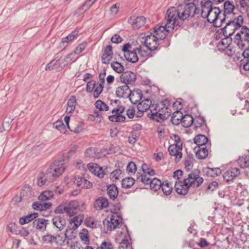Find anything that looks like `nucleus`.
<instances>
[{
    "instance_id": "f257e3e1",
    "label": "nucleus",
    "mask_w": 249,
    "mask_h": 249,
    "mask_svg": "<svg viewBox=\"0 0 249 249\" xmlns=\"http://www.w3.org/2000/svg\"><path fill=\"white\" fill-rule=\"evenodd\" d=\"M200 10L194 2H189L185 4L179 5L178 7H171L166 11L169 27L180 26L183 22L189 18L199 14Z\"/></svg>"
},
{
    "instance_id": "f03ea898",
    "label": "nucleus",
    "mask_w": 249,
    "mask_h": 249,
    "mask_svg": "<svg viewBox=\"0 0 249 249\" xmlns=\"http://www.w3.org/2000/svg\"><path fill=\"white\" fill-rule=\"evenodd\" d=\"M66 167L60 161H55L47 169L45 173L40 172L37 177V184L41 187L48 181L53 182L65 171Z\"/></svg>"
},
{
    "instance_id": "7ed1b4c3",
    "label": "nucleus",
    "mask_w": 249,
    "mask_h": 249,
    "mask_svg": "<svg viewBox=\"0 0 249 249\" xmlns=\"http://www.w3.org/2000/svg\"><path fill=\"white\" fill-rule=\"evenodd\" d=\"M244 18L242 16L238 15L234 17H225L220 18L219 24H221L220 27L222 26L223 24L225 23L223 27V30H225L226 36L231 37V36L237 30H239L243 25Z\"/></svg>"
},
{
    "instance_id": "20e7f679",
    "label": "nucleus",
    "mask_w": 249,
    "mask_h": 249,
    "mask_svg": "<svg viewBox=\"0 0 249 249\" xmlns=\"http://www.w3.org/2000/svg\"><path fill=\"white\" fill-rule=\"evenodd\" d=\"M240 33L236 34L234 42L239 47L243 50L247 45H249V28L246 26H242Z\"/></svg>"
},
{
    "instance_id": "39448f33",
    "label": "nucleus",
    "mask_w": 249,
    "mask_h": 249,
    "mask_svg": "<svg viewBox=\"0 0 249 249\" xmlns=\"http://www.w3.org/2000/svg\"><path fill=\"white\" fill-rule=\"evenodd\" d=\"M166 108H161V107L158 105H154L152 107L151 113H148L150 115V118L157 122L161 123L166 120L170 115H167L166 112Z\"/></svg>"
},
{
    "instance_id": "423d86ee",
    "label": "nucleus",
    "mask_w": 249,
    "mask_h": 249,
    "mask_svg": "<svg viewBox=\"0 0 249 249\" xmlns=\"http://www.w3.org/2000/svg\"><path fill=\"white\" fill-rule=\"evenodd\" d=\"M200 171L197 169L192 170L188 174L187 178H185L187 181H185V184L188 186L193 187L194 188L199 187L203 182V178L200 177Z\"/></svg>"
},
{
    "instance_id": "0eeeda50",
    "label": "nucleus",
    "mask_w": 249,
    "mask_h": 249,
    "mask_svg": "<svg viewBox=\"0 0 249 249\" xmlns=\"http://www.w3.org/2000/svg\"><path fill=\"white\" fill-rule=\"evenodd\" d=\"M166 23L164 25H156L154 28L153 31L150 34L155 36L158 39L162 40L165 38L167 33L171 30H173L175 26L173 27H169L168 24V18H167V13L165 17Z\"/></svg>"
},
{
    "instance_id": "6e6552de",
    "label": "nucleus",
    "mask_w": 249,
    "mask_h": 249,
    "mask_svg": "<svg viewBox=\"0 0 249 249\" xmlns=\"http://www.w3.org/2000/svg\"><path fill=\"white\" fill-rule=\"evenodd\" d=\"M208 22L213 23L215 27H220L221 24H219L220 18H222V11L218 7L213 6L212 8L209 11V12L206 16Z\"/></svg>"
},
{
    "instance_id": "1a4fd4ad",
    "label": "nucleus",
    "mask_w": 249,
    "mask_h": 249,
    "mask_svg": "<svg viewBox=\"0 0 249 249\" xmlns=\"http://www.w3.org/2000/svg\"><path fill=\"white\" fill-rule=\"evenodd\" d=\"M136 176L137 178L143 184H149L152 190L157 191L160 189L162 183L158 178H155L152 179L148 177L146 174H141L140 173H137Z\"/></svg>"
},
{
    "instance_id": "9d476101",
    "label": "nucleus",
    "mask_w": 249,
    "mask_h": 249,
    "mask_svg": "<svg viewBox=\"0 0 249 249\" xmlns=\"http://www.w3.org/2000/svg\"><path fill=\"white\" fill-rule=\"evenodd\" d=\"M158 39L155 36L150 34V35H147L145 37L144 41V44L145 48H148L150 51L154 52L159 48V44L158 43Z\"/></svg>"
},
{
    "instance_id": "9b49d317",
    "label": "nucleus",
    "mask_w": 249,
    "mask_h": 249,
    "mask_svg": "<svg viewBox=\"0 0 249 249\" xmlns=\"http://www.w3.org/2000/svg\"><path fill=\"white\" fill-rule=\"evenodd\" d=\"M122 83L126 85L133 84L136 80V75L135 73L127 71L124 72L120 77Z\"/></svg>"
},
{
    "instance_id": "f8f14e48",
    "label": "nucleus",
    "mask_w": 249,
    "mask_h": 249,
    "mask_svg": "<svg viewBox=\"0 0 249 249\" xmlns=\"http://www.w3.org/2000/svg\"><path fill=\"white\" fill-rule=\"evenodd\" d=\"M73 181L77 187L82 188L90 189L92 187L91 182L85 178L79 176H75L73 179Z\"/></svg>"
},
{
    "instance_id": "ddd939ff",
    "label": "nucleus",
    "mask_w": 249,
    "mask_h": 249,
    "mask_svg": "<svg viewBox=\"0 0 249 249\" xmlns=\"http://www.w3.org/2000/svg\"><path fill=\"white\" fill-rule=\"evenodd\" d=\"M154 104H151V101L149 99H146L139 103L137 106V109L140 112L139 114L137 115V117H141L143 115V113L147 110H150V113H151V110L152 109V107Z\"/></svg>"
},
{
    "instance_id": "4468645a",
    "label": "nucleus",
    "mask_w": 249,
    "mask_h": 249,
    "mask_svg": "<svg viewBox=\"0 0 249 249\" xmlns=\"http://www.w3.org/2000/svg\"><path fill=\"white\" fill-rule=\"evenodd\" d=\"M240 174L239 168L231 167L226 171L223 174V178L227 182L233 180L236 177Z\"/></svg>"
},
{
    "instance_id": "2eb2a0df",
    "label": "nucleus",
    "mask_w": 249,
    "mask_h": 249,
    "mask_svg": "<svg viewBox=\"0 0 249 249\" xmlns=\"http://www.w3.org/2000/svg\"><path fill=\"white\" fill-rule=\"evenodd\" d=\"M185 181H187L185 178L182 181H176L175 184V189L176 192L179 195H185L188 192L190 186L185 184Z\"/></svg>"
},
{
    "instance_id": "dca6fc26",
    "label": "nucleus",
    "mask_w": 249,
    "mask_h": 249,
    "mask_svg": "<svg viewBox=\"0 0 249 249\" xmlns=\"http://www.w3.org/2000/svg\"><path fill=\"white\" fill-rule=\"evenodd\" d=\"M235 7H236V4L233 5V3L229 0H226L224 3V11L223 13H222V18L231 17V15L232 16V17L236 16L233 12Z\"/></svg>"
},
{
    "instance_id": "f3484780",
    "label": "nucleus",
    "mask_w": 249,
    "mask_h": 249,
    "mask_svg": "<svg viewBox=\"0 0 249 249\" xmlns=\"http://www.w3.org/2000/svg\"><path fill=\"white\" fill-rule=\"evenodd\" d=\"M49 224V220L41 218H36L33 222V227L37 231L41 232H44L46 230L47 227Z\"/></svg>"
},
{
    "instance_id": "a211bd4d",
    "label": "nucleus",
    "mask_w": 249,
    "mask_h": 249,
    "mask_svg": "<svg viewBox=\"0 0 249 249\" xmlns=\"http://www.w3.org/2000/svg\"><path fill=\"white\" fill-rule=\"evenodd\" d=\"M146 18L143 17L131 16L128 18V22L131 24L134 28L138 29L144 25L145 23Z\"/></svg>"
},
{
    "instance_id": "6ab92c4d",
    "label": "nucleus",
    "mask_w": 249,
    "mask_h": 249,
    "mask_svg": "<svg viewBox=\"0 0 249 249\" xmlns=\"http://www.w3.org/2000/svg\"><path fill=\"white\" fill-rule=\"evenodd\" d=\"M60 58L61 57H59L58 56L55 57L54 59L47 65L45 70L51 71L55 70L58 71H61L64 68V67L61 65V63L59 62Z\"/></svg>"
},
{
    "instance_id": "aec40b11",
    "label": "nucleus",
    "mask_w": 249,
    "mask_h": 249,
    "mask_svg": "<svg viewBox=\"0 0 249 249\" xmlns=\"http://www.w3.org/2000/svg\"><path fill=\"white\" fill-rule=\"evenodd\" d=\"M249 45H247L243 49L244 51L241 53L242 56L243 57L240 60V65L243 66L245 71H249Z\"/></svg>"
},
{
    "instance_id": "412c9836",
    "label": "nucleus",
    "mask_w": 249,
    "mask_h": 249,
    "mask_svg": "<svg viewBox=\"0 0 249 249\" xmlns=\"http://www.w3.org/2000/svg\"><path fill=\"white\" fill-rule=\"evenodd\" d=\"M89 171L100 178L104 176V172L102 168L95 163H89L87 165Z\"/></svg>"
},
{
    "instance_id": "4be33fe9",
    "label": "nucleus",
    "mask_w": 249,
    "mask_h": 249,
    "mask_svg": "<svg viewBox=\"0 0 249 249\" xmlns=\"http://www.w3.org/2000/svg\"><path fill=\"white\" fill-rule=\"evenodd\" d=\"M131 91L128 85L125 84L117 88L116 95L119 98H127Z\"/></svg>"
},
{
    "instance_id": "5701e85b",
    "label": "nucleus",
    "mask_w": 249,
    "mask_h": 249,
    "mask_svg": "<svg viewBox=\"0 0 249 249\" xmlns=\"http://www.w3.org/2000/svg\"><path fill=\"white\" fill-rule=\"evenodd\" d=\"M113 53L111 45H107L104 51L102 56V62L103 64H108L111 60Z\"/></svg>"
},
{
    "instance_id": "b1692460",
    "label": "nucleus",
    "mask_w": 249,
    "mask_h": 249,
    "mask_svg": "<svg viewBox=\"0 0 249 249\" xmlns=\"http://www.w3.org/2000/svg\"><path fill=\"white\" fill-rule=\"evenodd\" d=\"M142 97V91L138 89L137 90H133L130 91L129 96V99L131 103L133 104H139Z\"/></svg>"
},
{
    "instance_id": "393cba45",
    "label": "nucleus",
    "mask_w": 249,
    "mask_h": 249,
    "mask_svg": "<svg viewBox=\"0 0 249 249\" xmlns=\"http://www.w3.org/2000/svg\"><path fill=\"white\" fill-rule=\"evenodd\" d=\"M78 208V203L76 201H71L66 206V213L69 216H72L76 214Z\"/></svg>"
},
{
    "instance_id": "a878e982",
    "label": "nucleus",
    "mask_w": 249,
    "mask_h": 249,
    "mask_svg": "<svg viewBox=\"0 0 249 249\" xmlns=\"http://www.w3.org/2000/svg\"><path fill=\"white\" fill-rule=\"evenodd\" d=\"M108 201L107 198L104 197H99L97 198L94 203V208L97 210H101L107 207Z\"/></svg>"
},
{
    "instance_id": "bb28decb",
    "label": "nucleus",
    "mask_w": 249,
    "mask_h": 249,
    "mask_svg": "<svg viewBox=\"0 0 249 249\" xmlns=\"http://www.w3.org/2000/svg\"><path fill=\"white\" fill-rule=\"evenodd\" d=\"M182 150V147H178L176 145H174V144L171 145L168 148V151L169 154L171 156L176 157V162H178L182 158V153L181 152Z\"/></svg>"
},
{
    "instance_id": "cd10ccee",
    "label": "nucleus",
    "mask_w": 249,
    "mask_h": 249,
    "mask_svg": "<svg viewBox=\"0 0 249 249\" xmlns=\"http://www.w3.org/2000/svg\"><path fill=\"white\" fill-rule=\"evenodd\" d=\"M34 193L32 187L28 184L25 185L21 192V198L27 200L34 196Z\"/></svg>"
},
{
    "instance_id": "c85d7f7f",
    "label": "nucleus",
    "mask_w": 249,
    "mask_h": 249,
    "mask_svg": "<svg viewBox=\"0 0 249 249\" xmlns=\"http://www.w3.org/2000/svg\"><path fill=\"white\" fill-rule=\"evenodd\" d=\"M53 224L55 226L59 231H62L66 226L65 218L60 216H56L52 219Z\"/></svg>"
},
{
    "instance_id": "c756f323",
    "label": "nucleus",
    "mask_w": 249,
    "mask_h": 249,
    "mask_svg": "<svg viewBox=\"0 0 249 249\" xmlns=\"http://www.w3.org/2000/svg\"><path fill=\"white\" fill-rule=\"evenodd\" d=\"M221 39V40L218 43L217 47L219 51H223L230 46L232 41V38L231 37L226 36Z\"/></svg>"
},
{
    "instance_id": "7c9ffc66",
    "label": "nucleus",
    "mask_w": 249,
    "mask_h": 249,
    "mask_svg": "<svg viewBox=\"0 0 249 249\" xmlns=\"http://www.w3.org/2000/svg\"><path fill=\"white\" fill-rule=\"evenodd\" d=\"M194 142L198 146H205L207 144L208 145V138L204 135L198 134L196 135L194 139Z\"/></svg>"
},
{
    "instance_id": "2f4dec72",
    "label": "nucleus",
    "mask_w": 249,
    "mask_h": 249,
    "mask_svg": "<svg viewBox=\"0 0 249 249\" xmlns=\"http://www.w3.org/2000/svg\"><path fill=\"white\" fill-rule=\"evenodd\" d=\"M201 16L203 18H206V16L207 14L209 12V11H210L211 8L213 7V4H212V2L211 0H206V1L203 3L202 1L201 2Z\"/></svg>"
},
{
    "instance_id": "473e14b6",
    "label": "nucleus",
    "mask_w": 249,
    "mask_h": 249,
    "mask_svg": "<svg viewBox=\"0 0 249 249\" xmlns=\"http://www.w3.org/2000/svg\"><path fill=\"white\" fill-rule=\"evenodd\" d=\"M196 148L197 147H196L195 150H196V155L198 159H204L208 156L209 151L207 146L198 147L197 150Z\"/></svg>"
},
{
    "instance_id": "72a5a7b5",
    "label": "nucleus",
    "mask_w": 249,
    "mask_h": 249,
    "mask_svg": "<svg viewBox=\"0 0 249 249\" xmlns=\"http://www.w3.org/2000/svg\"><path fill=\"white\" fill-rule=\"evenodd\" d=\"M38 216V213H36L29 214L27 215L20 218L19 223L21 225H24L33 220L34 221Z\"/></svg>"
},
{
    "instance_id": "f704fd0d",
    "label": "nucleus",
    "mask_w": 249,
    "mask_h": 249,
    "mask_svg": "<svg viewBox=\"0 0 249 249\" xmlns=\"http://www.w3.org/2000/svg\"><path fill=\"white\" fill-rule=\"evenodd\" d=\"M107 191L110 199L113 200H115L118 195V190L117 186L114 184L109 185L107 186Z\"/></svg>"
},
{
    "instance_id": "c9c22d12",
    "label": "nucleus",
    "mask_w": 249,
    "mask_h": 249,
    "mask_svg": "<svg viewBox=\"0 0 249 249\" xmlns=\"http://www.w3.org/2000/svg\"><path fill=\"white\" fill-rule=\"evenodd\" d=\"M136 51H137L136 48L133 51H130L128 53H125L124 55L126 60L128 62H131L132 63L137 62L139 59Z\"/></svg>"
},
{
    "instance_id": "e433bc0d",
    "label": "nucleus",
    "mask_w": 249,
    "mask_h": 249,
    "mask_svg": "<svg viewBox=\"0 0 249 249\" xmlns=\"http://www.w3.org/2000/svg\"><path fill=\"white\" fill-rule=\"evenodd\" d=\"M183 114L180 111L174 112L172 115L171 121L174 125H178L182 123Z\"/></svg>"
},
{
    "instance_id": "4c0bfd02",
    "label": "nucleus",
    "mask_w": 249,
    "mask_h": 249,
    "mask_svg": "<svg viewBox=\"0 0 249 249\" xmlns=\"http://www.w3.org/2000/svg\"><path fill=\"white\" fill-rule=\"evenodd\" d=\"M145 48L146 49V50L142 46H140L139 47L136 48V50L138 54L142 57H152L154 53L152 51H150L148 48Z\"/></svg>"
},
{
    "instance_id": "58836bf2",
    "label": "nucleus",
    "mask_w": 249,
    "mask_h": 249,
    "mask_svg": "<svg viewBox=\"0 0 249 249\" xmlns=\"http://www.w3.org/2000/svg\"><path fill=\"white\" fill-rule=\"evenodd\" d=\"M76 105V97L75 96H71L68 101L66 112L69 113L73 112L75 109Z\"/></svg>"
},
{
    "instance_id": "ea45409f",
    "label": "nucleus",
    "mask_w": 249,
    "mask_h": 249,
    "mask_svg": "<svg viewBox=\"0 0 249 249\" xmlns=\"http://www.w3.org/2000/svg\"><path fill=\"white\" fill-rule=\"evenodd\" d=\"M194 122V119L190 114L183 116L181 124L184 127L188 128L191 126Z\"/></svg>"
},
{
    "instance_id": "a19ab883",
    "label": "nucleus",
    "mask_w": 249,
    "mask_h": 249,
    "mask_svg": "<svg viewBox=\"0 0 249 249\" xmlns=\"http://www.w3.org/2000/svg\"><path fill=\"white\" fill-rule=\"evenodd\" d=\"M160 188L164 195L166 196L169 195L172 191L173 188L172 185L168 182V181H165L161 184Z\"/></svg>"
},
{
    "instance_id": "79ce46f5",
    "label": "nucleus",
    "mask_w": 249,
    "mask_h": 249,
    "mask_svg": "<svg viewBox=\"0 0 249 249\" xmlns=\"http://www.w3.org/2000/svg\"><path fill=\"white\" fill-rule=\"evenodd\" d=\"M135 183V179L132 177H127L122 179V186L124 188H129Z\"/></svg>"
},
{
    "instance_id": "37998d69",
    "label": "nucleus",
    "mask_w": 249,
    "mask_h": 249,
    "mask_svg": "<svg viewBox=\"0 0 249 249\" xmlns=\"http://www.w3.org/2000/svg\"><path fill=\"white\" fill-rule=\"evenodd\" d=\"M54 195L53 191L46 190L41 193L38 196L39 200L45 201L51 199Z\"/></svg>"
},
{
    "instance_id": "c03bdc74",
    "label": "nucleus",
    "mask_w": 249,
    "mask_h": 249,
    "mask_svg": "<svg viewBox=\"0 0 249 249\" xmlns=\"http://www.w3.org/2000/svg\"><path fill=\"white\" fill-rule=\"evenodd\" d=\"M237 8H239L241 11V8L246 11L249 8V0H235Z\"/></svg>"
},
{
    "instance_id": "a18cd8bd",
    "label": "nucleus",
    "mask_w": 249,
    "mask_h": 249,
    "mask_svg": "<svg viewBox=\"0 0 249 249\" xmlns=\"http://www.w3.org/2000/svg\"><path fill=\"white\" fill-rule=\"evenodd\" d=\"M206 174L211 177H217L221 174V170L219 168L208 167Z\"/></svg>"
},
{
    "instance_id": "49530a36",
    "label": "nucleus",
    "mask_w": 249,
    "mask_h": 249,
    "mask_svg": "<svg viewBox=\"0 0 249 249\" xmlns=\"http://www.w3.org/2000/svg\"><path fill=\"white\" fill-rule=\"evenodd\" d=\"M42 241L51 244H55L56 245H57L58 243V242L56 241V237L50 234H47L43 236Z\"/></svg>"
},
{
    "instance_id": "de8ad7c7",
    "label": "nucleus",
    "mask_w": 249,
    "mask_h": 249,
    "mask_svg": "<svg viewBox=\"0 0 249 249\" xmlns=\"http://www.w3.org/2000/svg\"><path fill=\"white\" fill-rule=\"evenodd\" d=\"M84 218L83 214H79L74 217L70 221V224L74 223L75 229L77 228L81 224Z\"/></svg>"
},
{
    "instance_id": "09e8293b",
    "label": "nucleus",
    "mask_w": 249,
    "mask_h": 249,
    "mask_svg": "<svg viewBox=\"0 0 249 249\" xmlns=\"http://www.w3.org/2000/svg\"><path fill=\"white\" fill-rule=\"evenodd\" d=\"M194 124L196 129L199 128L201 127L206 126V124L204 118L201 116L196 117L194 120Z\"/></svg>"
},
{
    "instance_id": "8fccbe9b",
    "label": "nucleus",
    "mask_w": 249,
    "mask_h": 249,
    "mask_svg": "<svg viewBox=\"0 0 249 249\" xmlns=\"http://www.w3.org/2000/svg\"><path fill=\"white\" fill-rule=\"evenodd\" d=\"M111 67L112 69L118 73H121L124 70V66L119 62L117 61H113L110 64Z\"/></svg>"
},
{
    "instance_id": "3c124183",
    "label": "nucleus",
    "mask_w": 249,
    "mask_h": 249,
    "mask_svg": "<svg viewBox=\"0 0 249 249\" xmlns=\"http://www.w3.org/2000/svg\"><path fill=\"white\" fill-rule=\"evenodd\" d=\"M78 31H72L71 33H70L69 35H68L66 37L62 38L61 43H69L70 42L74 40L75 38H76L78 36Z\"/></svg>"
},
{
    "instance_id": "603ef678",
    "label": "nucleus",
    "mask_w": 249,
    "mask_h": 249,
    "mask_svg": "<svg viewBox=\"0 0 249 249\" xmlns=\"http://www.w3.org/2000/svg\"><path fill=\"white\" fill-rule=\"evenodd\" d=\"M237 162L241 168H248L249 165V157H240L237 160Z\"/></svg>"
},
{
    "instance_id": "864d4df0",
    "label": "nucleus",
    "mask_w": 249,
    "mask_h": 249,
    "mask_svg": "<svg viewBox=\"0 0 249 249\" xmlns=\"http://www.w3.org/2000/svg\"><path fill=\"white\" fill-rule=\"evenodd\" d=\"M79 236L81 240L84 242L86 245L89 244V237L88 236V231L86 229H83L82 231L79 233Z\"/></svg>"
},
{
    "instance_id": "5fc2aeb1",
    "label": "nucleus",
    "mask_w": 249,
    "mask_h": 249,
    "mask_svg": "<svg viewBox=\"0 0 249 249\" xmlns=\"http://www.w3.org/2000/svg\"><path fill=\"white\" fill-rule=\"evenodd\" d=\"M95 106L96 108L100 111H107L109 109L108 106L104 102L100 100H98L95 103Z\"/></svg>"
},
{
    "instance_id": "6e6d98bb",
    "label": "nucleus",
    "mask_w": 249,
    "mask_h": 249,
    "mask_svg": "<svg viewBox=\"0 0 249 249\" xmlns=\"http://www.w3.org/2000/svg\"><path fill=\"white\" fill-rule=\"evenodd\" d=\"M92 5V3L87 0L77 9L75 14H79L81 10H84L86 11L89 10Z\"/></svg>"
},
{
    "instance_id": "4d7b16f0",
    "label": "nucleus",
    "mask_w": 249,
    "mask_h": 249,
    "mask_svg": "<svg viewBox=\"0 0 249 249\" xmlns=\"http://www.w3.org/2000/svg\"><path fill=\"white\" fill-rule=\"evenodd\" d=\"M103 226L104 231H105L106 233H107L108 231H111L113 230H114V228H113L111 224V221L110 220H108L107 219H105L103 221Z\"/></svg>"
},
{
    "instance_id": "13d9d810",
    "label": "nucleus",
    "mask_w": 249,
    "mask_h": 249,
    "mask_svg": "<svg viewBox=\"0 0 249 249\" xmlns=\"http://www.w3.org/2000/svg\"><path fill=\"white\" fill-rule=\"evenodd\" d=\"M104 84L99 83V85L97 86L93 91V97L94 98L99 97L100 94L102 92L104 86Z\"/></svg>"
},
{
    "instance_id": "bf43d9fd",
    "label": "nucleus",
    "mask_w": 249,
    "mask_h": 249,
    "mask_svg": "<svg viewBox=\"0 0 249 249\" xmlns=\"http://www.w3.org/2000/svg\"><path fill=\"white\" fill-rule=\"evenodd\" d=\"M53 126L61 133L65 132V125L61 120H58L53 124Z\"/></svg>"
},
{
    "instance_id": "052dcab7",
    "label": "nucleus",
    "mask_w": 249,
    "mask_h": 249,
    "mask_svg": "<svg viewBox=\"0 0 249 249\" xmlns=\"http://www.w3.org/2000/svg\"><path fill=\"white\" fill-rule=\"evenodd\" d=\"M137 170V166L133 161L128 163L126 166V171L128 174H134Z\"/></svg>"
},
{
    "instance_id": "680f3d73",
    "label": "nucleus",
    "mask_w": 249,
    "mask_h": 249,
    "mask_svg": "<svg viewBox=\"0 0 249 249\" xmlns=\"http://www.w3.org/2000/svg\"><path fill=\"white\" fill-rule=\"evenodd\" d=\"M18 226L15 223H10L7 226V229L12 233L17 234L18 232Z\"/></svg>"
},
{
    "instance_id": "e2e57ef3",
    "label": "nucleus",
    "mask_w": 249,
    "mask_h": 249,
    "mask_svg": "<svg viewBox=\"0 0 249 249\" xmlns=\"http://www.w3.org/2000/svg\"><path fill=\"white\" fill-rule=\"evenodd\" d=\"M87 41H84L82 42L76 47L74 51V53L76 54L80 53L85 49L86 47L87 46Z\"/></svg>"
},
{
    "instance_id": "0e129e2a",
    "label": "nucleus",
    "mask_w": 249,
    "mask_h": 249,
    "mask_svg": "<svg viewBox=\"0 0 249 249\" xmlns=\"http://www.w3.org/2000/svg\"><path fill=\"white\" fill-rule=\"evenodd\" d=\"M142 169L144 173L147 174L148 175L153 176L155 174V171L153 169L149 168L146 163L142 164Z\"/></svg>"
},
{
    "instance_id": "69168bd1",
    "label": "nucleus",
    "mask_w": 249,
    "mask_h": 249,
    "mask_svg": "<svg viewBox=\"0 0 249 249\" xmlns=\"http://www.w3.org/2000/svg\"><path fill=\"white\" fill-rule=\"evenodd\" d=\"M119 219L120 217L118 216L111 215L110 217V220L111 221L112 225H113L112 227L114 228V229L117 228L120 224L121 222Z\"/></svg>"
},
{
    "instance_id": "338daca9",
    "label": "nucleus",
    "mask_w": 249,
    "mask_h": 249,
    "mask_svg": "<svg viewBox=\"0 0 249 249\" xmlns=\"http://www.w3.org/2000/svg\"><path fill=\"white\" fill-rule=\"evenodd\" d=\"M96 85V81L95 80H91L88 82L86 85V91L88 93H91Z\"/></svg>"
},
{
    "instance_id": "774afa93",
    "label": "nucleus",
    "mask_w": 249,
    "mask_h": 249,
    "mask_svg": "<svg viewBox=\"0 0 249 249\" xmlns=\"http://www.w3.org/2000/svg\"><path fill=\"white\" fill-rule=\"evenodd\" d=\"M223 37H226V34L225 33V30H223V27L218 29L214 34V37L217 40L222 38Z\"/></svg>"
}]
</instances>
